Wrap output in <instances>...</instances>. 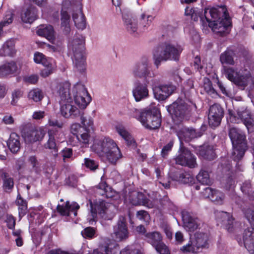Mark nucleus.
Returning a JSON list of instances; mask_svg holds the SVG:
<instances>
[{
	"label": "nucleus",
	"mask_w": 254,
	"mask_h": 254,
	"mask_svg": "<svg viewBox=\"0 0 254 254\" xmlns=\"http://www.w3.org/2000/svg\"><path fill=\"white\" fill-rule=\"evenodd\" d=\"M34 61L38 64H41L43 66L49 65L51 63L55 62L53 59L46 57L43 54L36 52L34 55Z\"/></svg>",
	"instance_id": "obj_40"
},
{
	"label": "nucleus",
	"mask_w": 254,
	"mask_h": 254,
	"mask_svg": "<svg viewBox=\"0 0 254 254\" xmlns=\"http://www.w3.org/2000/svg\"><path fill=\"white\" fill-rule=\"evenodd\" d=\"M182 218L184 227L188 231L194 232L200 225L199 220L192 213L188 211H182Z\"/></svg>",
	"instance_id": "obj_21"
},
{
	"label": "nucleus",
	"mask_w": 254,
	"mask_h": 254,
	"mask_svg": "<svg viewBox=\"0 0 254 254\" xmlns=\"http://www.w3.org/2000/svg\"><path fill=\"white\" fill-rule=\"evenodd\" d=\"M72 93L75 103L80 109H85L91 101L86 89L81 84H76L73 88Z\"/></svg>",
	"instance_id": "obj_15"
},
{
	"label": "nucleus",
	"mask_w": 254,
	"mask_h": 254,
	"mask_svg": "<svg viewBox=\"0 0 254 254\" xmlns=\"http://www.w3.org/2000/svg\"><path fill=\"white\" fill-rule=\"evenodd\" d=\"M17 70V66L13 62L6 63L0 66V77L14 74Z\"/></svg>",
	"instance_id": "obj_34"
},
{
	"label": "nucleus",
	"mask_w": 254,
	"mask_h": 254,
	"mask_svg": "<svg viewBox=\"0 0 254 254\" xmlns=\"http://www.w3.org/2000/svg\"><path fill=\"white\" fill-rule=\"evenodd\" d=\"M14 42L12 40H8L4 43L2 46V53L1 54L3 56H12L15 53L14 48Z\"/></svg>",
	"instance_id": "obj_43"
},
{
	"label": "nucleus",
	"mask_w": 254,
	"mask_h": 254,
	"mask_svg": "<svg viewBox=\"0 0 254 254\" xmlns=\"http://www.w3.org/2000/svg\"><path fill=\"white\" fill-rule=\"evenodd\" d=\"M115 241L120 242L128 237V231L125 217H120L117 224L114 227L112 235Z\"/></svg>",
	"instance_id": "obj_18"
},
{
	"label": "nucleus",
	"mask_w": 254,
	"mask_h": 254,
	"mask_svg": "<svg viewBox=\"0 0 254 254\" xmlns=\"http://www.w3.org/2000/svg\"><path fill=\"white\" fill-rule=\"evenodd\" d=\"M126 199L128 200L133 205H143L148 208H152L153 204L146 196L142 192L133 191L130 192L128 197Z\"/></svg>",
	"instance_id": "obj_22"
},
{
	"label": "nucleus",
	"mask_w": 254,
	"mask_h": 254,
	"mask_svg": "<svg viewBox=\"0 0 254 254\" xmlns=\"http://www.w3.org/2000/svg\"><path fill=\"white\" fill-rule=\"evenodd\" d=\"M83 165L91 171H95L98 167V164L95 161L88 158H84V162Z\"/></svg>",
	"instance_id": "obj_53"
},
{
	"label": "nucleus",
	"mask_w": 254,
	"mask_h": 254,
	"mask_svg": "<svg viewBox=\"0 0 254 254\" xmlns=\"http://www.w3.org/2000/svg\"><path fill=\"white\" fill-rule=\"evenodd\" d=\"M228 123L239 124L243 122L249 131L253 127L254 119L252 117L251 111L248 108L243 107L239 108L236 114L231 109H228Z\"/></svg>",
	"instance_id": "obj_11"
},
{
	"label": "nucleus",
	"mask_w": 254,
	"mask_h": 254,
	"mask_svg": "<svg viewBox=\"0 0 254 254\" xmlns=\"http://www.w3.org/2000/svg\"><path fill=\"white\" fill-rule=\"evenodd\" d=\"M124 24L127 31L130 34H138L139 27L135 18L129 15L123 14Z\"/></svg>",
	"instance_id": "obj_30"
},
{
	"label": "nucleus",
	"mask_w": 254,
	"mask_h": 254,
	"mask_svg": "<svg viewBox=\"0 0 254 254\" xmlns=\"http://www.w3.org/2000/svg\"><path fill=\"white\" fill-rule=\"evenodd\" d=\"M229 136L233 145L232 157L234 161L238 162L244 156L247 148L246 135L238 128L230 127Z\"/></svg>",
	"instance_id": "obj_7"
},
{
	"label": "nucleus",
	"mask_w": 254,
	"mask_h": 254,
	"mask_svg": "<svg viewBox=\"0 0 254 254\" xmlns=\"http://www.w3.org/2000/svg\"><path fill=\"white\" fill-rule=\"evenodd\" d=\"M234 55V51L231 49H227L220 55L221 64H235V67L223 66L222 73L240 90L250 91L254 88V78L251 71L250 62L244 58H240L235 62Z\"/></svg>",
	"instance_id": "obj_1"
},
{
	"label": "nucleus",
	"mask_w": 254,
	"mask_h": 254,
	"mask_svg": "<svg viewBox=\"0 0 254 254\" xmlns=\"http://www.w3.org/2000/svg\"><path fill=\"white\" fill-rule=\"evenodd\" d=\"M84 39L81 35H78L69 44V50L72 54V62L74 68L80 72L86 69V57L84 53Z\"/></svg>",
	"instance_id": "obj_6"
},
{
	"label": "nucleus",
	"mask_w": 254,
	"mask_h": 254,
	"mask_svg": "<svg viewBox=\"0 0 254 254\" xmlns=\"http://www.w3.org/2000/svg\"><path fill=\"white\" fill-rule=\"evenodd\" d=\"M235 181L231 177H229L226 180V183L224 187L226 190H233L235 188Z\"/></svg>",
	"instance_id": "obj_60"
},
{
	"label": "nucleus",
	"mask_w": 254,
	"mask_h": 254,
	"mask_svg": "<svg viewBox=\"0 0 254 254\" xmlns=\"http://www.w3.org/2000/svg\"><path fill=\"white\" fill-rule=\"evenodd\" d=\"M203 88L205 92L208 94L211 95L212 96L216 95V92L212 87V83L208 78H205L204 79Z\"/></svg>",
	"instance_id": "obj_46"
},
{
	"label": "nucleus",
	"mask_w": 254,
	"mask_h": 254,
	"mask_svg": "<svg viewBox=\"0 0 254 254\" xmlns=\"http://www.w3.org/2000/svg\"><path fill=\"white\" fill-rule=\"evenodd\" d=\"M218 222L229 232H233L236 223L232 215L226 212H220L217 214Z\"/></svg>",
	"instance_id": "obj_23"
},
{
	"label": "nucleus",
	"mask_w": 254,
	"mask_h": 254,
	"mask_svg": "<svg viewBox=\"0 0 254 254\" xmlns=\"http://www.w3.org/2000/svg\"><path fill=\"white\" fill-rule=\"evenodd\" d=\"M46 131L43 127L30 130L25 132L23 135L24 141L27 143H32L43 139Z\"/></svg>",
	"instance_id": "obj_24"
},
{
	"label": "nucleus",
	"mask_w": 254,
	"mask_h": 254,
	"mask_svg": "<svg viewBox=\"0 0 254 254\" xmlns=\"http://www.w3.org/2000/svg\"><path fill=\"white\" fill-rule=\"evenodd\" d=\"M28 97L29 99L37 102L42 100L44 97V94L40 89L34 88L29 91Z\"/></svg>",
	"instance_id": "obj_44"
},
{
	"label": "nucleus",
	"mask_w": 254,
	"mask_h": 254,
	"mask_svg": "<svg viewBox=\"0 0 254 254\" xmlns=\"http://www.w3.org/2000/svg\"><path fill=\"white\" fill-rule=\"evenodd\" d=\"M70 16L63 6L61 10V28L64 34H68L70 31L69 25Z\"/></svg>",
	"instance_id": "obj_37"
},
{
	"label": "nucleus",
	"mask_w": 254,
	"mask_h": 254,
	"mask_svg": "<svg viewBox=\"0 0 254 254\" xmlns=\"http://www.w3.org/2000/svg\"><path fill=\"white\" fill-rule=\"evenodd\" d=\"M136 217L138 219L145 222L148 221L149 219V215L148 213L144 210H140L137 211L136 213Z\"/></svg>",
	"instance_id": "obj_59"
},
{
	"label": "nucleus",
	"mask_w": 254,
	"mask_h": 254,
	"mask_svg": "<svg viewBox=\"0 0 254 254\" xmlns=\"http://www.w3.org/2000/svg\"><path fill=\"white\" fill-rule=\"evenodd\" d=\"M131 74L135 78H144L153 77L154 74L151 72V64L147 57H142L135 63L131 68Z\"/></svg>",
	"instance_id": "obj_12"
},
{
	"label": "nucleus",
	"mask_w": 254,
	"mask_h": 254,
	"mask_svg": "<svg viewBox=\"0 0 254 254\" xmlns=\"http://www.w3.org/2000/svg\"><path fill=\"white\" fill-rule=\"evenodd\" d=\"M225 198L224 194L217 190L214 189L210 200L217 204H222Z\"/></svg>",
	"instance_id": "obj_45"
},
{
	"label": "nucleus",
	"mask_w": 254,
	"mask_h": 254,
	"mask_svg": "<svg viewBox=\"0 0 254 254\" xmlns=\"http://www.w3.org/2000/svg\"><path fill=\"white\" fill-rule=\"evenodd\" d=\"M92 254H110L109 248L108 246L99 247L94 250Z\"/></svg>",
	"instance_id": "obj_62"
},
{
	"label": "nucleus",
	"mask_w": 254,
	"mask_h": 254,
	"mask_svg": "<svg viewBox=\"0 0 254 254\" xmlns=\"http://www.w3.org/2000/svg\"><path fill=\"white\" fill-rule=\"evenodd\" d=\"M6 223L9 229H13L15 225V219L11 215H7L6 219Z\"/></svg>",
	"instance_id": "obj_64"
},
{
	"label": "nucleus",
	"mask_w": 254,
	"mask_h": 254,
	"mask_svg": "<svg viewBox=\"0 0 254 254\" xmlns=\"http://www.w3.org/2000/svg\"><path fill=\"white\" fill-rule=\"evenodd\" d=\"M72 19L75 26L79 29L83 30L86 28V19L84 15L82 8L80 6L77 7L76 10L73 11Z\"/></svg>",
	"instance_id": "obj_29"
},
{
	"label": "nucleus",
	"mask_w": 254,
	"mask_h": 254,
	"mask_svg": "<svg viewBox=\"0 0 254 254\" xmlns=\"http://www.w3.org/2000/svg\"><path fill=\"white\" fill-rule=\"evenodd\" d=\"M136 119L145 127L150 129L158 128L161 125V120L159 111L154 105H151L142 112H140Z\"/></svg>",
	"instance_id": "obj_8"
},
{
	"label": "nucleus",
	"mask_w": 254,
	"mask_h": 254,
	"mask_svg": "<svg viewBox=\"0 0 254 254\" xmlns=\"http://www.w3.org/2000/svg\"><path fill=\"white\" fill-rule=\"evenodd\" d=\"M23 95V91L20 89H14L11 93V104L13 106H16L18 101Z\"/></svg>",
	"instance_id": "obj_49"
},
{
	"label": "nucleus",
	"mask_w": 254,
	"mask_h": 254,
	"mask_svg": "<svg viewBox=\"0 0 254 254\" xmlns=\"http://www.w3.org/2000/svg\"><path fill=\"white\" fill-rule=\"evenodd\" d=\"M153 19V17L152 15L146 14L145 13L141 14L139 31L141 32L146 31L150 26Z\"/></svg>",
	"instance_id": "obj_39"
},
{
	"label": "nucleus",
	"mask_w": 254,
	"mask_h": 254,
	"mask_svg": "<svg viewBox=\"0 0 254 254\" xmlns=\"http://www.w3.org/2000/svg\"><path fill=\"white\" fill-rule=\"evenodd\" d=\"M253 189L250 180L245 181L243 183L241 187L242 191L246 195L250 193V191L251 192Z\"/></svg>",
	"instance_id": "obj_56"
},
{
	"label": "nucleus",
	"mask_w": 254,
	"mask_h": 254,
	"mask_svg": "<svg viewBox=\"0 0 254 254\" xmlns=\"http://www.w3.org/2000/svg\"><path fill=\"white\" fill-rule=\"evenodd\" d=\"M80 120L81 122L82 125V127L84 128V130H88L89 128L91 127L93 125V121L92 118L89 117L88 119H86L84 117H83L82 114L81 115Z\"/></svg>",
	"instance_id": "obj_55"
},
{
	"label": "nucleus",
	"mask_w": 254,
	"mask_h": 254,
	"mask_svg": "<svg viewBox=\"0 0 254 254\" xmlns=\"http://www.w3.org/2000/svg\"><path fill=\"white\" fill-rule=\"evenodd\" d=\"M175 86L172 84H167L152 87L154 97L159 101L165 100L176 90Z\"/></svg>",
	"instance_id": "obj_20"
},
{
	"label": "nucleus",
	"mask_w": 254,
	"mask_h": 254,
	"mask_svg": "<svg viewBox=\"0 0 254 254\" xmlns=\"http://www.w3.org/2000/svg\"><path fill=\"white\" fill-rule=\"evenodd\" d=\"M197 181L203 185H209L211 184V180L208 172L201 169L196 176Z\"/></svg>",
	"instance_id": "obj_42"
},
{
	"label": "nucleus",
	"mask_w": 254,
	"mask_h": 254,
	"mask_svg": "<svg viewBox=\"0 0 254 254\" xmlns=\"http://www.w3.org/2000/svg\"><path fill=\"white\" fill-rule=\"evenodd\" d=\"M79 207V204L75 202H73L70 204L69 201H66L65 205H58L57 210L63 216H69L70 212H73L74 216H76L77 210Z\"/></svg>",
	"instance_id": "obj_31"
},
{
	"label": "nucleus",
	"mask_w": 254,
	"mask_h": 254,
	"mask_svg": "<svg viewBox=\"0 0 254 254\" xmlns=\"http://www.w3.org/2000/svg\"><path fill=\"white\" fill-rule=\"evenodd\" d=\"M149 82L148 79H146L143 83H141L139 81L134 82L132 93L136 102H139L149 97V89L148 88Z\"/></svg>",
	"instance_id": "obj_17"
},
{
	"label": "nucleus",
	"mask_w": 254,
	"mask_h": 254,
	"mask_svg": "<svg viewBox=\"0 0 254 254\" xmlns=\"http://www.w3.org/2000/svg\"><path fill=\"white\" fill-rule=\"evenodd\" d=\"M180 251L186 254H197L201 252L196 247L191 238L186 245L181 248Z\"/></svg>",
	"instance_id": "obj_41"
},
{
	"label": "nucleus",
	"mask_w": 254,
	"mask_h": 254,
	"mask_svg": "<svg viewBox=\"0 0 254 254\" xmlns=\"http://www.w3.org/2000/svg\"><path fill=\"white\" fill-rule=\"evenodd\" d=\"M204 16L209 27L215 33L222 34L231 25V18L224 5L205 8Z\"/></svg>",
	"instance_id": "obj_2"
},
{
	"label": "nucleus",
	"mask_w": 254,
	"mask_h": 254,
	"mask_svg": "<svg viewBox=\"0 0 254 254\" xmlns=\"http://www.w3.org/2000/svg\"><path fill=\"white\" fill-rule=\"evenodd\" d=\"M170 177L172 180L183 184L192 183L194 181L193 177L190 173L181 171L171 174Z\"/></svg>",
	"instance_id": "obj_32"
},
{
	"label": "nucleus",
	"mask_w": 254,
	"mask_h": 254,
	"mask_svg": "<svg viewBox=\"0 0 254 254\" xmlns=\"http://www.w3.org/2000/svg\"><path fill=\"white\" fill-rule=\"evenodd\" d=\"M69 84L66 82L64 83L60 88V113L64 118L76 119L80 117L82 113L73 104L69 92Z\"/></svg>",
	"instance_id": "obj_4"
},
{
	"label": "nucleus",
	"mask_w": 254,
	"mask_h": 254,
	"mask_svg": "<svg viewBox=\"0 0 254 254\" xmlns=\"http://www.w3.org/2000/svg\"><path fill=\"white\" fill-rule=\"evenodd\" d=\"M200 155L203 158L208 160H213L215 158L216 154L211 146H208L205 150H202L200 152Z\"/></svg>",
	"instance_id": "obj_48"
},
{
	"label": "nucleus",
	"mask_w": 254,
	"mask_h": 254,
	"mask_svg": "<svg viewBox=\"0 0 254 254\" xmlns=\"http://www.w3.org/2000/svg\"><path fill=\"white\" fill-rule=\"evenodd\" d=\"M179 152V155L175 158L177 164L190 168L196 167V157L190 150L180 145Z\"/></svg>",
	"instance_id": "obj_16"
},
{
	"label": "nucleus",
	"mask_w": 254,
	"mask_h": 254,
	"mask_svg": "<svg viewBox=\"0 0 254 254\" xmlns=\"http://www.w3.org/2000/svg\"><path fill=\"white\" fill-rule=\"evenodd\" d=\"M22 21L24 23H31L37 19V11L34 7L28 8L22 13Z\"/></svg>",
	"instance_id": "obj_38"
},
{
	"label": "nucleus",
	"mask_w": 254,
	"mask_h": 254,
	"mask_svg": "<svg viewBox=\"0 0 254 254\" xmlns=\"http://www.w3.org/2000/svg\"><path fill=\"white\" fill-rule=\"evenodd\" d=\"M193 89V83L192 80L190 79L187 80L182 90V92L187 99H190Z\"/></svg>",
	"instance_id": "obj_47"
},
{
	"label": "nucleus",
	"mask_w": 254,
	"mask_h": 254,
	"mask_svg": "<svg viewBox=\"0 0 254 254\" xmlns=\"http://www.w3.org/2000/svg\"><path fill=\"white\" fill-rule=\"evenodd\" d=\"M3 181V187L5 190H11L13 188L14 183L12 178L4 174Z\"/></svg>",
	"instance_id": "obj_54"
},
{
	"label": "nucleus",
	"mask_w": 254,
	"mask_h": 254,
	"mask_svg": "<svg viewBox=\"0 0 254 254\" xmlns=\"http://www.w3.org/2000/svg\"><path fill=\"white\" fill-rule=\"evenodd\" d=\"M175 242L177 244H182L185 241V238L183 233L180 231L176 232L175 234Z\"/></svg>",
	"instance_id": "obj_63"
},
{
	"label": "nucleus",
	"mask_w": 254,
	"mask_h": 254,
	"mask_svg": "<svg viewBox=\"0 0 254 254\" xmlns=\"http://www.w3.org/2000/svg\"><path fill=\"white\" fill-rule=\"evenodd\" d=\"M71 131L76 134L77 139L80 142L85 145L88 144L90 138L88 130H84V128L82 127L79 124L75 123L71 126Z\"/></svg>",
	"instance_id": "obj_25"
},
{
	"label": "nucleus",
	"mask_w": 254,
	"mask_h": 254,
	"mask_svg": "<svg viewBox=\"0 0 254 254\" xmlns=\"http://www.w3.org/2000/svg\"><path fill=\"white\" fill-rule=\"evenodd\" d=\"M36 33L38 35L45 37L52 43L55 40V31L52 26L50 25H41L37 27Z\"/></svg>",
	"instance_id": "obj_28"
},
{
	"label": "nucleus",
	"mask_w": 254,
	"mask_h": 254,
	"mask_svg": "<svg viewBox=\"0 0 254 254\" xmlns=\"http://www.w3.org/2000/svg\"><path fill=\"white\" fill-rule=\"evenodd\" d=\"M109 189L107 184L103 182L98 186L96 192L105 197H110V196L107 193L108 190Z\"/></svg>",
	"instance_id": "obj_51"
},
{
	"label": "nucleus",
	"mask_w": 254,
	"mask_h": 254,
	"mask_svg": "<svg viewBox=\"0 0 254 254\" xmlns=\"http://www.w3.org/2000/svg\"><path fill=\"white\" fill-rule=\"evenodd\" d=\"M20 137L16 133L13 132L10 135L7 144L10 151L13 153H17L20 148Z\"/></svg>",
	"instance_id": "obj_35"
},
{
	"label": "nucleus",
	"mask_w": 254,
	"mask_h": 254,
	"mask_svg": "<svg viewBox=\"0 0 254 254\" xmlns=\"http://www.w3.org/2000/svg\"><path fill=\"white\" fill-rule=\"evenodd\" d=\"M185 14L186 15L190 16L191 18L194 21L198 20V17L196 16V13L195 12V10L190 6L186 7L185 9Z\"/></svg>",
	"instance_id": "obj_58"
},
{
	"label": "nucleus",
	"mask_w": 254,
	"mask_h": 254,
	"mask_svg": "<svg viewBox=\"0 0 254 254\" xmlns=\"http://www.w3.org/2000/svg\"><path fill=\"white\" fill-rule=\"evenodd\" d=\"M224 111L219 104H214L210 106L208 115V124L211 127L218 126L223 117Z\"/></svg>",
	"instance_id": "obj_19"
},
{
	"label": "nucleus",
	"mask_w": 254,
	"mask_h": 254,
	"mask_svg": "<svg viewBox=\"0 0 254 254\" xmlns=\"http://www.w3.org/2000/svg\"><path fill=\"white\" fill-rule=\"evenodd\" d=\"M95 234V230L91 227H87L81 232L82 236L87 238H92Z\"/></svg>",
	"instance_id": "obj_57"
},
{
	"label": "nucleus",
	"mask_w": 254,
	"mask_h": 254,
	"mask_svg": "<svg viewBox=\"0 0 254 254\" xmlns=\"http://www.w3.org/2000/svg\"><path fill=\"white\" fill-rule=\"evenodd\" d=\"M191 239L200 252L202 249L208 247V237L206 234L197 233L194 235V238Z\"/></svg>",
	"instance_id": "obj_33"
},
{
	"label": "nucleus",
	"mask_w": 254,
	"mask_h": 254,
	"mask_svg": "<svg viewBox=\"0 0 254 254\" xmlns=\"http://www.w3.org/2000/svg\"><path fill=\"white\" fill-rule=\"evenodd\" d=\"M90 205L91 214L89 215L87 220L90 225H93L97 220V215L105 219H110L111 216V210L114 206L103 200H96L92 202L89 200Z\"/></svg>",
	"instance_id": "obj_9"
},
{
	"label": "nucleus",
	"mask_w": 254,
	"mask_h": 254,
	"mask_svg": "<svg viewBox=\"0 0 254 254\" xmlns=\"http://www.w3.org/2000/svg\"><path fill=\"white\" fill-rule=\"evenodd\" d=\"M167 110L172 115V119L176 122H181L186 118L190 112V106L181 99H177L168 106Z\"/></svg>",
	"instance_id": "obj_13"
},
{
	"label": "nucleus",
	"mask_w": 254,
	"mask_h": 254,
	"mask_svg": "<svg viewBox=\"0 0 254 254\" xmlns=\"http://www.w3.org/2000/svg\"><path fill=\"white\" fill-rule=\"evenodd\" d=\"M45 68L41 71L40 75L43 77H48L53 72V71L56 67L55 62L51 63L49 65L44 66Z\"/></svg>",
	"instance_id": "obj_52"
},
{
	"label": "nucleus",
	"mask_w": 254,
	"mask_h": 254,
	"mask_svg": "<svg viewBox=\"0 0 254 254\" xmlns=\"http://www.w3.org/2000/svg\"><path fill=\"white\" fill-rule=\"evenodd\" d=\"M13 240L15 242L16 246L21 247L23 244L22 237V231L20 229L14 230L12 232Z\"/></svg>",
	"instance_id": "obj_50"
},
{
	"label": "nucleus",
	"mask_w": 254,
	"mask_h": 254,
	"mask_svg": "<svg viewBox=\"0 0 254 254\" xmlns=\"http://www.w3.org/2000/svg\"><path fill=\"white\" fill-rule=\"evenodd\" d=\"M146 241L150 244L159 254H170L168 247L163 242L161 233L158 231L149 232L145 234Z\"/></svg>",
	"instance_id": "obj_14"
},
{
	"label": "nucleus",
	"mask_w": 254,
	"mask_h": 254,
	"mask_svg": "<svg viewBox=\"0 0 254 254\" xmlns=\"http://www.w3.org/2000/svg\"><path fill=\"white\" fill-rule=\"evenodd\" d=\"M116 130L118 133L125 140L128 145H134L135 141L132 135L122 125L116 126Z\"/></svg>",
	"instance_id": "obj_36"
},
{
	"label": "nucleus",
	"mask_w": 254,
	"mask_h": 254,
	"mask_svg": "<svg viewBox=\"0 0 254 254\" xmlns=\"http://www.w3.org/2000/svg\"><path fill=\"white\" fill-rule=\"evenodd\" d=\"M173 146V142L170 141L167 145L164 146L161 151V155L163 157L165 158L168 155Z\"/></svg>",
	"instance_id": "obj_61"
},
{
	"label": "nucleus",
	"mask_w": 254,
	"mask_h": 254,
	"mask_svg": "<svg viewBox=\"0 0 254 254\" xmlns=\"http://www.w3.org/2000/svg\"><path fill=\"white\" fill-rule=\"evenodd\" d=\"M183 50V48L179 45L165 42L153 52L154 64L158 67L162 61H178Z\"/></svg>",
	"instance_id": "obj_5"
},
{
	"label": "nucleus",
	"mask_w": 254,
	"mask_h": 254,
	"mask_svg": "<svg viewBox=\"0 0 254 254\" xmlns=\"http://www.w3.org/2000/svg\"><path fill=\"white\" fill-rule=\"evenodd\" d=\"M177 134L180 140V145H183V141H189L191 139L201 136L200 132H197L193 128L182 127L177 131Z\"/></svg>",
	"instance_id": "obj_26"
},
{
	"label": "nucleus",
	"mask_w": 254,
	"mask_h": 254,
	"mask_svg": "<svg viewBox=\"0 0 254 254\" xmlns=\"http://www.w3.org/2000/svg\"><path fill=\"white\" fill-rule=\"evenodd\" d=\"M91 150L112 164H116L123 156L116 142L109 137L95 139Z\"/></svg>",
	"instance_id": "obj_3"
},
{
	"label": "nucleus",
	"mask_w": 254,
	"mask_h": 254,
	"mask_svg": "<svg viewBox=\"0 0 254 254\" xmlns=\"http://www.w3.org/2000/svg\"><path fill=\"white\" fill-rule=\"evenodd\" d=\"M49 139L45 144V148L51 150L55 156L58 155V148L55 141V137H57L59 131L55 129H50L48 130Z\"/></svg>",
	"instance_id": "obj_27"
},
{
	"label": "nucleus",
	"mask_w": 254,
	"mask_h": 254,
	"mask_svg": "<svg viewBox=\"0 0 254 254\" xmlns=\"http://www.w3.org/2000/svg\"><path fill=\"white\" fill-rule=\"evenodd\" d=\"M244 213L252 227L244 230L242 241L240 239L238 242L240 246L244 245L250 254H254V211L248 209L244 210Z\"/></svg>",
	"instance_id": "obj_10"
}]
</instances>
